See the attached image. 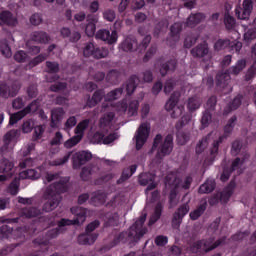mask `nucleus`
Listing matches in <instances>:
<instances>
[{
  "label": "nucleus",
  "mask_w": 256,
  "mask_h": 256,
  "mask_svg": "<svg viewBox=\"0 0 256 256\" xmlns=\"http://www.w3.org/2000/svg\"><path fill=\"white\" fill-rule=\"evenodd\" d=\"M147 221V214H143L138 220L129 228L128 232H121L114 237L111 242V247L119 245V243H127V241H139L144 235L147 234V227H143Z\"/></svg>",
  "instance_id": "nucleus-1"
},
{
  "label": "nucleus",
  "mask_w": 256,
  "mask_h": 256,
  "mask_svg": "<svg viewBox=\"0 0 256 256\" xmlns=\"http://www.w3.org/2000/svg\"><path fill=\"white\" fill-rule=\"evenodd\" d=\"M68 188L62 181L55 182L49 185L44 192V199L46 202L42 206V210L45 213H51L55 211L61 203V193H67Z\"/></svg>",
  "instance_id": "nucleus-2"
},
{
  "label": "nucleus",
  "mask_w": 256,
  "mask_h": 256,
  "mask_svg": "<svg viewBox=\"0 0 256 256\" xmlns=\"http://www.w3.org/2000/svg\"><path fill=\"white\" fill-rule=\"evenodd\" d=\"M70 211L72 215H74V219H60L58 221V227L47 232L46 237H48V239H57L63 227H69L70 225H82V223H85L87 219V209L80 206H74L70 209Z\"/></svg>",
  "instance_id": "nucleus-3"
},
{
  "label": "nucleus",
  "mask_w": 256,
  "mask_h": 256,
  "mask_svg": "<svg viewBox=\"0 0 256 256\" xmlns=\"http://www.w3.org/2000/svg\"><path fill=\"white\" fill-rule=\"evenodd\" d=\"M156 153V160L157 163H161L164 157L171 155L173 152V134H168L164 141L163 136L161 134H157L154 138L152 148L150 153Z\"/></svg>",
  "instance_id": "nucleus-4"
},
{
  "label": "nucleus",
  "mask_w": 256,
  "mask_h": 256,
  "mask_svg": "<svg viewBox=\"0 0 256 256\" xmlns=\"http://www.w3.org/2000/svg\"><path fill=\"white\" fill-rule=\"evenodd\" d=\"M247 66V61L245 59H240L237 61L236 65L230 67L228 70L216 75V87L219 89H227L229 83H231V75H239L241 71Z\"/></svg>",
  "instance_id": "nucleus-5"
},
{
  "label": "nucleus",
  "mask_w": 256,
  "mask_h": 256,
  "mask_svg": "<svg viewBox=\"0 0 256 256\" xmlns=\"http://www.w3.org/2000/svg\"><path fill=\"white\" fill-rule=\"evenodd\" d=\"M227 241V237H222L215 242H213V239L208 240H198L194 242L190 246L191 253H200V251H205V253H209V251H213V249H217L220 245H224V243Z\"/></svg>",
  "instance_id": "nucleus-6"
},
{
  "label": "nucleus",
  "mask_w": 256,
  "mask_h": 256,
  "mask_svg": "<svg viewBox=\"0 0 256 256\" xmlns=\"http://www.w3.org/2000/svg\"><path fill=\"white\" fill-rule=\"evenodd\" d=\"M235 180H232L228 186L224 189L223 192H217L215 194H213L210 198H209V205L211 207L217 205L220 201H223V203H228L229 199H231V196L233 195L234 191H235Z\"/></svg>",
  "instance_id": "nucleus-7"
},
{
  "label": "nucleus",
  "mask_w": 256,
  "mask_h": 256,
  "mask_svg": "<svg viewBox=\"0 0 256 256\" xmlns=\"http://www.w3.org/2000/svg\"><path fill=\"white\" fill-rule=\"evenodd\" d=\"M179 92H174L171 94L169 100L165 104L166 111H172L171 117L172 119H177L183 115L185 111L184 106H177L179 103Z\"/></svg>",
  "instance_id": "nucleus-8"
},
{
  "label": "nucleus",
  "mask_w": 256,
  "mask_h": 256,
  "mask_svg": "<svg viewBox=\"0 0 256 256\" xmlns=\"http://www.w3.org/2000/svg\"><path fill=\"white\" fill-rule=\"evenodd\" d=\"M165 185L170 187V194H169V203L173 205L175 203V199H177V193L179 187H181V178L177 177L175 174H168L165 177Z\"/></svg>",
  "instance_id": "nucleus-9"
},
{
  "label": "nucleus",
  "mask_w": 256,
  "mask_h": 256,
  "mask_svg": "<svg viewBox=\"0 0 256 256\" xmlns=\"http://www.w3.org/2000/svg\"><path fill=\"white\" fill-rule=\"evenodd\" d=\"M21 91V83L14 81L10 86L5 82H0V97L9 99V97H17Z\"/></svg>",
  "instance_id": "nucleus-10"
},
{
  "label": "nucleus",
  "mask_w": 256,
  "mask_h": 256,
  "mask_svg": "<svg viewBox=\"0 0 256 256\" xmlns=\"http://www.w3.org/2000/svg\"><path fill=\"white\" fill-rule=\"evenodd\" d=\"M149 133H151V126L147 124V122L142 123L136 134V150L141 151L143 149V145L147 143V139H149Z\"/></svg>",
  "instance_id": "nucleus-11"
},
{
  "label": "nucleus",
  "mask_w": 256,
  "mask_h": 256,
  "mask_svg": "<svg viewBox=\"0 0 256 256\" xmlns=\"http://www.w3.org/2000/svg\"><path fill=\"white\" fill-rule=\"evenodd\" d=\"M189 121H191V115L186 114L182 116L181 120H179L175 125V129L177 131L176 137H177L178 145H185V143L189 141V135L182 131L183 126L187 125Z\"/></svg>",
  "instance_id": "nucleus-12"
},
{
  "label": "nucleus",
  "mask_w": 256,
  "mask_h": 256,
  "mask_svg": "<svg viewBox=\"0 0 256 256\" xmlns=\"http://www.w3.org/2000/svg\"><path fill=\"white\" fill-rule=\"evenodd\" d=\"M252 11H253V0H244L242 7L236 6L235 15L237 19H241L242 21H245L249 19Z\"/></svg>",
  "instance_id": "nucleus-13"
},
{
  "label": "nucleus",
  "mask_w": 256,
  "mask_h": 256,
  "mask_svg": "<svg viewBox=\"0 0 256 256\" xmlns=\"http://www.w3.org/2000/svg\"><path fill=\"white\" fill-rule=\"evenodd\" d=\"M190 207L189 204L184 203L179 206V208L174 212L172 218V227L174 229H179L181 227V223H183V219L187 213H189Z\"/></svg>",
  "instance_id": "nucleus-14"
},
{
  "label": "nucleus",
  "mask_w": 256,
  "mask_h": 256,
  "mask_svg": "<svg viewBox=\"0 0 256 256\" xmlns=\"http://www.w3.org/2000/svg\"><path fill=\"white\" fill-rule=\"evenodd\" d=\"M91 159H93V154H91V152H87V151L76 152L72 156L73 169H81V167H83L85 163L91 161Z\"/></svg>",
  "instance_id": "nucleus-15"
},
{
  "label": "nucleus",
  "mask_w": 256,
  "mask_h": 256,
  "mask_svg": "<svg viewBox=\"0 0 256 256\" xmlns=\"http://www.w3.org/2000/svg\"><path fill=\"white\" fill-rule=\"evenodd\" d=\"M155 174L144 172L138 176V183L142 187H146V191H153L157 189V183H155Z\"/></svg>",
  "instance_id": "nucleus-16"
},
{
  "label": "nucleus",
  "mask_w": 256,
  "mask_h": 256,
  "mask_svg": "<svg viewBox=\"0 0 256 256\" xmlns=\"http://www.w3.org/2000/svg\"><path fill=\"white\" fill-rule=\"evenodd\" d=\"M233 129H234L233 127L225 125L224 126V134L213 142L212 148L210 150L212 162L215 161V157H217V155H219V145H221V143H223V141H225V139H227V137H229L230 133H233Z\"/></svg>",
  "instance_id": "nucleus-17"
},
{
  "label": "nucleus",
  "mask_w": 256,
  "mask_h": 256,
  "mask_svg": "<svg viewBox=\"0 0 256 256\" xmlns=\"http://www.w3.org/2000/svg\"><path fill=\"white\" fill-rule=\"evenodd\" d=\"M96 39H100L108 45H113L119 39V35L117 34V30L110 32L107 29H100L96 33Z\"/></svg>",
  "instance_id": "nucleus-18"
},
{
  "label": "nucleus",
  "mask_w": 256,
  "mask_h": 256,
  "mask_svg": "<svg viewBox=\"0 0 256 256\" xmlns=\"http://www.w3.org/2000/svg\"><path fill=\"white\" fill-rule=\"evenodd\" d=\"M19 137H21L20 129L10 130L4 135V138H3L4 145L0 148L2 155H4L5 153H7V151H9V145H11V142L17 141Z\"/></svg>",
  "instance_id": "nucleus-19"
},
{
  "label": "nucleus",
  "mask_w": 256,
  "mask_h": 256,
  "mask_svg": "<svg viewBox=\"0 0 256 256\" xmlns=\"http://www.w3.org/2000/svg\"><path fill=\"white\" fill-rule=\"evenodd\" d=\"M97 23H99V16L95 14H88L86 17L85 33L88 37H93L97 31Z\"/></svg>",
  "instance_id": "nucleus-20"
},
{
  "label": "nucleus",
  "mask_w": 256,
  "mask_h": 256,
  "mask_svg": "<svg viewBox=\"0 0 256 256\" xmlns=\"http://www.w3.org/2000/svg\"><path fill=\"white\" fill-rule=\"evenodd\" d=\"M46 68L48 69L47 73L50 74L46 76V81H48V83H55V81H59V75H57V73H59V63L47 61Z\"/></svg>",
  "instance_id": "nucleus-21"
},
{
  "label": "nucleus",
  "mask_w": 256,
  "mask_h": 256,
  "mask_svg": "<svg viewBox=\"0 0 256 256\" xmlns=\"http://www.w3.org/2000/svg\"><path fill=\"white\" fill-rule=\"evenodd\" d=\"M60 34L63 39H69L70 43H77L81 39V33L78 31L71 32L68 27H62L60 29Z\"/></svg>",
  "instance_id": "nucleus-22"
},
{
  "label": "nucleus",
  "mask_w": 256,
  "mask_h": 256,
  "mask_svg": "<svg viewBox=\"0 0 256 256\" xmlns=\"http://www.w3.org/2000/svg\"><path fill=\"white\" fill-rule=\"evenodd\" d=\"M104 97H105V90L103 89L96 90L92 95V97H89L87 99V102H86L87 107H89L90 109H92V107H96L99 103H101V101H103Z\"/></svg>",
  "instance_id": "nucleus-23"
},
{
  "label": "nucleus",
  "mask_w": 256,
  "mask_h": 256,
  "mask_svg": "<svg viewBox=\"0 0 256 256\" xmlns=\"http://www.w3.org/2000/svg\"><path fill=\"white\" fill-rule=\"evenodd\" d=\"M0 21L8 27H15L18 23L17 17H15L11 11L7 10L0 13Z\"/></svg>",
  "instance_id": "nucleus-24"
},
{
  "label": "nucleus",
  "mask_w": 256,
  "mask_h": 256,
  "mask_svg": "<svg viewBox=\"0 0 256 256\" xmlns=\"http://www.w3.org/2000/svg\"><path fill=\"white\" fill-rule=\"evenodd\" d=\"M207 211V199H202L195 210L189 213L191 221H197Z\"/></svg>",
  "instance_id": "nucleus-25"
},
{
  "label": "nucleus",
  "mask_w": 256,
  "mask_h": 256,
  "mask_svg": "<svg viewBox=\"0 0 256 256\" xmlns=\"http://www.w3.org/2000/svg\"><path fill=\"white\" fill-rule=\"evenodd\" d=\"M203 21H205V14L198 12V13H191L189 15V17L186 20V25L187 27H190L191 29H193V27H197V25H199V23H202Z\"/></svg>",
  "instance_id": "nucleus-26"
},
{
  "label": "nucleus",
  "mask_w": 256,
  "mask_h": 256,
  "mask_svg": "<svg viewBox=\"0 0 256 256\" xmlns=\"http://www.w3.org/2000/svg\"><path fill=\"white\" fill-rule=\"evenodd\" d=\"M177 69V60L170 59L160 64L159 72L162 77H165L170 71L173 72Z\"/></svg>",
  "instance_id": "nucleus-27"
},
{
  "label": "nucleus",
  "mask_w": 256,
  "mask_h": 256,
  "mask_svg": "<svg viewBox=\"0 0 256 256\" xmlns=\"http://www.w3.org/2000/svg\"><path fill=\"white\" fill-rule=\"evenodd\" d=\"M208 53L209 45L206 42L198 44L191 50V55L194 56L196 59H201L205 57V55H207Z\"/></svg>",
  "instance_id": "nucleus-28"
},
{
  "label": "nucleus",
  "mask_w": 256,
  "mask_h": 256,
  "mask_svg": "<svg viewBox=\"0 0 256 256\" xmlns=\"http://www.w3.org/2000/svg\"><path fill=\"white\" fill-rule=\"evenodd\" d=\"M181 31H183V22H175L170 27V39L174 41V43H177L181 37Z\"/></svg>",
  "instance_id": "nucleus-29"
},
{
  "label": "nucleus",
  "mask_w": 256,
  "mask_h": 256,
  "mask_svg": "<svg viewBox=\"0 0 256 256\" xmlns=\"http://www.w3.org/2000/svg\"><path fill=\"white\" fill-rule=\"evenodd\" d=\"M215 187H217L215 180L208 179L202 185H200V187L198 189V193L200 195H205L207 193H213V191H215Z\"/></svg>",
  "instance_id": "nucleus-30"
},
{
  "label": "nucleus",
  "mask_w": 256,
  "mask_h": 256,
  "mask_svg": "<svg viewBox=\"0 0 256 256\" xmlns=\"http://www.w3.org/2000/svg\"><path fill=\"white\" fill-rule=\"evenodd\" d=\"M161 215H163V204H161V202H158L155 205L154 212L152 213L148 221L149 227L155 225L158 222V220L161 219Z\"/></svg>",
  "instance_id": "nucleus-31"
},
{
  "label": "nucleus",
  "mask_w": 256,
  "mask_h": 256,
  "mask_svg": "<svg viewBox=\"0 0 256 256\" xmlns=\"http://www.w3.org/2000/svg\"><path fill=\"white\" fill-rule=\"evenodd\" d=\"M99 237V234H80L78 236V243L79 245H93L95 241H97V238Z\"/></svg>",
  "instance_id": "nucleus-32"
},
{
  "label": "nucleus",
  "mask_w": 256,
  "mask_h": 256,
  "mask_svg": "<svg viewBox=\"0 0 256 256\" xmlns=\"http://www.w3.org/2000/svg\"><path fill=\"white\" fill-rule=\"evenodd\" d=\"M139 77L137 75H132L126 82V93L127 95H133L135 93V89H137V85H139Z\"/></svg>",
  "instance_id": "nucleus-33"
},
{
  "label": "nucleus",
  "mask_w": 256,
  "mask_h": 256,
  "mask_svg": "<svg viewBox=\"0 0 256 256\" xmlns=\"http://www.w3.org/2000/svg\"><path fill=\"white\" fill-rule=\"evenodd\" d=\"M32 41H35L36 43H49V40L51 39L49 37V34H47V32L44 31H35L32 33L31 36Z\"/></svg>",
  "instance_id": "nucleus-34"
},
{
  "label": "nucleus",
  "mask_w": 256,
  "mask_h": 256,
  "mask_svg": "<svg viewBox=\"0 0 256 256\" xmlns=\"http://www.w3.org/2000/svg\"><path fill=\"white\" fill-rule=\"evenodd\" d=\"M63 115H65V110L63 108H56L51 112V127H55L59 121L63 119Z\"/></svg>",
  "instance_id": "nucleus-35"
},
{
  "label": "nucleus",
  "mask_w": 256,
  "mask_h": 256,
  "mask_svg": "<svg viewBox=\"0 0 256 256\" xmlns=\"http://www.w3.org/2000/svg\"><path fill=\"white\" fill-rule=\"evenodd\" d=\"M22 215L26 219H33V217H39L41 215V210L37 207H25L22 209Z\"/></svg>",
  "instance_id": "nucleus-36"
},
{
  "label": "nucleus",
  "mask_w": 256,
  "mask_h": 256,
  "mask_svg": "<svg viewBox=\"0 0 256 256\" xmlns=\"http://www.w3.org/2000/svg\"><path fill=\"white\" fill-rule=\"evenodd\" d=\"M106 81L110 83V85H117L119 81H121V72L119 70H110L106 76Z\"/></svg>",
  "instance_id": "nucleus-37"
},
{
  "label": "nucleus",
  "mask_w": 256,
  "mask_h": 256,
  "mask_svg": "<svg viewBox=\"0 0 256 256\" xmlns=\"http://www.w3.org/2000/svg\"><path fill=\"white\" fill-rule=\"evenodd\" d=\"M40 105L41 101H39V99H36L28 104L25 108H23L22 111L26 116L29 115V113H37V111H39Z\"/></svg>",
  "instance_id": "nucleus-38"
},
{
  "label": "nucleus",
  "mask_w": 256,
  "mask_h": 256,
  "mask_svg": "<svg viewBox=\"0 0 256 256\" xmlns=\"http://www.w3.org/2000/svg\"><path fill=\"white\" fill-rule=\"evenodd\" d=\"M201 107V99L197 96H193L188 99L187 108L190 113L197 111Z\"/></svg>",
  "instance_id": "nucleus-39"
},
{
  "label": "nucleus",
  "mask_w": 256,
  "mask_h": 256,
  "mask_svg": "<svg viewBox=\"0 0 256 256\" xmlns=\"http://www.w3.org/2000/svg\"><path fill=\"white\" fill-rule=\"evenodd\" d=\"M11 171H13V162L9 161L7 158H4L0 162V174L6 173L11 175Z\"/></svg>",
  "instance_id": "nucleus-40"
},
{
  "label": "nucleus",
  "mask_w": 256,
  "mask_h": 256,
  "mask_svg": "<svg viewBox=\"0 0 256 256\" xmlns=\"http://www.w3.org/2000/svg\"><path fill=\"white\" fill-rule=\"evenodd\" d=\"M197 39H199V35L193 32L189 33L184 40V47L191 49L197 43Z\"/></svg>",
  "instance_id": "nucleus-41"
},
{
  "label": "nucleus",
  "mask_w": 256,
  "mask_h": 256,
  "mask_svg": "<svg viewBox=\"0 0 256 256\" xmlns=\"http://www.w3.org/2000/svg\"><path fill=\"white\" fill-rule=\"evenodd\" d=\"M123 95V87L116 88L112 91H110L106 96H105V101H115L119 99Z\"/></svg>",
  "instance_id": "nucleus-42"
},
{
  "label": "nucleus",
  "mask_w": 256,
  "mask_h": 256,
  "mask_svg": "<svg viewBox=\"0 0 256 256\" xmlns=\"http://www.w3.org/2000/svg\"><path fill=\"white\" fill-rule=\"evenodd\" d=\"M13 233H15V230L9 225H2L0 227V239H10Z\"/></svg>",
  "instance_id": "nucleus-43"
},
{
  "label": "nucleus",
  "mask_w": 256,
  "mask_h": 256,
  "mask_svg": "<svg viewBox=\"0 0 256 256\" xmlns=\"http://www.w3.org/2000/svg\"><path fill=\"white\" fill-rule=\"evenodd\" d=\"M137 45V42L131 38H126L121 44L120 49L125 53H129V51H133V46Z\"/></svg>",
  "instance_id": "nucleus-44"
},
{
  "label": "nucleus",
  "mask_w": 256,
  "mask_h": 256,
  "mask_svg": "<svg viewBox=\"0 0 256 256\" xmlns=\"http://www.w3.org/2000/svg\"><path fill=\"white\" fill-rule=\"evenodd\" d=\"M47 57H49L47 53L39 54L38 56L34 57L32 60L29 61L28 67H30L31 69H33V67H37V65H40V63L46 61Z\"/></svg>",
  "instance_id": "nucleus-45"
},
{
  "label": "nucleus",
  "mask_w": 256,
  "mask_h": 256,
  "mask_svg": "<svg viewBox=\"0 0 256 256\" xmlns=\"http://www.w3.org/2000/svg\"><path fill=\"white\" fill-rule=\"evenodd\" d=\"M91 201L95 207H99V205L105 203V194L101 191H97L93 194Z\"/></svg>",
  "instance_id": "nucleus-46"
},
{
  "label": "nucleus",
  "mask_w": 256,
  "mask_h": 256,
  "mask_svg": "<svg viewBox=\"0 0 256 256\" xmlns=\"http://www.w3.org/2000/svg\"><path fill=\"white\" fill-rule=\"evenodd\" d=\"M89 127V119L82 120L75 128V135H80L81 139H83V135L85 134V129Z\"/></svg>",
  "instance_id": "nucleus-47"
},
{
  "label": "nucleus",
  "mask_w": 256,
  "mask_h": 256,
  "mask_svg": "<svg viewBox=\"0 0 256 256\" xmlns=\"http://www.w3.org/2000/svg\"><path fill=\"white\" fill-rule=\"evenodd\" d=\"M228 47H231V40L229 39H218L214 44V49L216 51H224V49H227Z\"/></svg>",
  "instance_id": "nucleus-48"
},
{
  "label": "nucleus",
  "mask_w": 256,
  "mask_h": 256,
  "mask_svg": "<svg viewBox=\"0 0 256 256\" xmlns=\"http://www.w3.org/2000/svg\"><path fill=\"white\" fill-rule=\"evenodd\" d=\"M107 55H109V50H107L106 48H99L97 46L94 47V52L92 54V57L94 59H105Z\"/></svg>",
  "instance_id": "nucleus-49"
},
{
  "label": "nucleus",
  "mask_w": 256,
  "mask_h": 256,
  "mask_svg": "<svg viewBox=\"0 0 256 256\" xmlns=\"http://www.w3.org/2000/svg\"><path fill=\"white\" fill-rule=\"evenodd\" d=\"M20 177H23L24 179H39L41 177V173L35 169H28L20 173Z\"/></svg>",
  "instance_id": "nucleus-50"
},
{
  "label": "nucleus",
  "mask_w": 256,
  "mask_h": 256,
  "mask_svg": "<svg viewBox=\"0 0 256 256\" xmlns=\"http://www.w3.org/2000/svg\"><path fill=\"white\" fill-rule=\"evenodd\" d=\"M127 109L129 117H135L137 111H139V100L130 101Z\"/></svg>",
  "instance_id": "nucleus-51"
},
{
  "label": "nucleus",
  "mask_w": 256,
  "mask_h": 256,
  "mask_svg": "<svg viewBox=\"0 0 256 256\" xmlns=\"http://www.w3.org/2000/svg\"><path fill=\"white\" fill-rule=\"evenodd\" d=\"M19 185V179L14 178L7 188L8 193L13 196L17 195L19 193Z\"/></svg>",
  "instance_id": "nucleus-52"
},
{
  "label": "nucleus",
  "mask_w": 256,
  "mask_h": 256,
  "mask_svg": "<svg viewBox=\"0 0 256 256\" xmlns=\"http://www.w3.org/2000/svg\"><path fill=\"white\" fill-rule=\"evenodd\" d=\"M24 117H27V116L25 115V112L23 110H20L14 114H11L9 125H16V123H19V121H21V119H23Z\"/></svg>",
  "instance_id": "nucleus-53"
},
{
  "label": "nucleus",
  "mask_w": 256,
  "mask_h": 256,
  "mask_svg": "<svg viewBox=\"0 0 256 256\" xmlns=\"http://www.w3.org/2000/svg\"><path fill=\"white\" fill-rule=\"evenodd\" d=\"M224 24L228 31L231 29H235V25H236L235 17L231 16L229 13H225Z\"/></svg>",
  "instance_id": "nucleus-54"
},
{
  "label": "nucleus",
  "mask_w": 256,
  "mask_h": 256,
  "mask_svg": "<svg viewBox=\"0 0 256 256\" xmlns=\"http://www.w3.org/2000/svg\"><path fill=\"white\" fill-rule=\"evenodd\" d=\"M81 139V135H75L64 143V147L66 149H71L72 147H75V145L81 143Z\"/></svg>",
  "instance_id": "nucleus-55"
},
{
  "label": "nucleus",
  "mask_w": 256,
  "mask_h": 256,
  "mask_svg": "<svg viewBox=\"0 0 256 256\" xmlns=\"http://www.w3.org/2000/svg\"><path fill=\"white\" fill-rule=\"evenodd\" d=\"M49 89L52 93H61V91H65V89H67V82H57L50 85Z\"/></svg>",
  "instance_id": "nucleus-56"
},
{
  "label": "nucleus",
  "mask_w": 256,
  "mask_h": 256,
  "mask_svg": "<svg viewBox=\"0 0 256 256\" xmlns=\"http://www.w3.org/2000/svg\"><path fill=\"white\" fill-rule=\"evenodd\" d=\"M28 55L26 54L25 51L19 50L14 54V61L17 63H26L28 59Z\"/></svg>",
  "instance_id": "nucleus-57"
},
{
  "label": "nucleus",
  "mask_w": 256,
  "mask_h": 256,
  "mask_svg": "<svg viewBox=\"0 0 256 256\" xmlns=\"http://www.w3.org/2000/svg\"><path fill=\"white\" fill-rule=\"evenodd\" d=\"M94 51H95V44H93L92 42H89L84 46L83 55L84 57H93Z\"/></svg>",
  "instance_id": "nucleus-58"
},
{
  "label": "nucleus",
  "mask_w": 256,
  "mask_h": 256,
  "mask_svg": "<svg viewBox=\"0 0 256 256\" xmlns=\"http://www.w3.org/2000/svg\"><path fill=\"white\" fill-rule=\"evenodd\" d=\"M215 107H217V96L212 95L207 100L206 109L207 111H215Z\"/></svg>",
  "instance_id": "nucleus-59"
},
{
  "label": "nucleus",
  "mask_w": 256,
  "mask_h": 256,
  "mask_svg": "<svg viewBox=\"0 0 256 256\" xmlns=\"http://www.w3.org/2000/svg\"><path fill=\"white\" fill-rule=\"evenodd\" d=\"M0 52L7 59H9V57L13 55V53L11 52V47H9V44L7 43H0Z\"/></svg>",
  "instance_id": "nucleus-60"
},
{
  "label": "nucleus",
  "mask_w": 256,
  "mask_h": 256,
  "mask_svg": "<svg viewBox=\"0 0 256 256\" xmlns=\"http://www.w3.org/2000/svg\"><path fill=\"white\" fill-rule=\"evenodd\" d=\"M113 119H115V113L114 112H108L104 114V116L100 119V122L102 125H109Z\"/></svg>",
  "instance_id": "nucleus-61"
},
{
  "label": "nucleus",
  "mask_w": 256,
  "mask_h": 256,
  "mask_svg": "<svg viewBox=\"0 0 256 256\" xmlns=\"http://www.w3.org/2000/svg\"><path fill=\"white\" fill-rule=\"evenodd\" d=\"M12 107L16 110L23 109L25 107V101L23 100V97L19 96L15 98L12 101Z\"/></svg>",
  "instance_id": "nucleus-62"
},
{
  "label": "nucleus",
  "mask_w": 256,
  "mask_h": 256,
  "mask_svg": "<svg viewBox=\"0 0 256 256\" xmlns=\"http://www.w3.org/2000/svg\"><path fill=\"white\" fill-rule=\"evenodd\" d=\"M254 39H256V30L248 29L244 34V40H246L247 43H251Z\"/></svg>",
  "instance_id": "nucleus-63"
},
{
  "label": "nucleus",
  "mask_w": 256,
  "mask_h": 256,
  "mask_svg": "<svg viewBox=\"0 0 256 256\" xmlns=\"http://www.w3.org/2000/svg\"><path fill=\"white\" fill-rule=\"evenodd\" d=\"M182 250L179 246L173 245L168 249V256H181Z\"/></svg>",
  "instance_id": "nucleus-64"
}]
</instances>
